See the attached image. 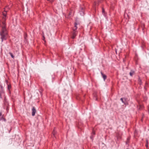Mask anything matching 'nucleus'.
<instances>
[{
  "label": "nucleus",
  "mask_w": 149,
  "mask_h": 149,
  "mask_svg": "<svg viewBox=\"0 0 149 149\" xmlns=\"http://www.w3.org/2000/svg\"><path fill=\"white\" fill-rule=\"evenodd\" d=\"M32 115L34 116L35 115V113L36 112V110L34 107H33L32 109Z\"/></svg>",
  "instance_id": "4"
},
{
  "label": "nucleus",
  "mask_w": 149,
  "mask_h": 149,
  "mask_svg": "<svg viewBox=\"0 0 149 149\" xmlns=\"http://www.w3.org/2000/svg\"><path fill=\"white\" fill-rule=\"evenodd\" d=\"M99 3V1H95V2H94V4L95 5H97V4H98Z\"/></svg>",
  "instance_id": "22"
},
{
  "label": "nucleus",
  "mask_w": 149,
  "mask_h": 149,
  "mask_svg": "<svg viewBox=\"0 0 149 149\" xmlns=\"http://www.w3.org/2000/svg\"><path fill=\"white\" fill-rule=\"evenodd\" d=\"M101 74L102 77L104 79V80L105 81V80L107 78V76L106 75L104 74L102 72H101Z\"/></svg>",
  "instance_id": "9"
},
{
  "label": "nucleus",
  "mask_w": 149,
  "mask_h": 149,
  "mask_svg": "<svg viewBox=\"0 0 149 149\" xmlns=\"http://www.w3.org/2000/svg\"><path fill=\"white\" fill-rule=\"evenodd\" d=\"M6 83H8V81H7V80H6Z\"/></svg>",
  "instance_id": "32"
},
{
  "label": "nucleus",
  "mask_w": 149,
  "mask_h": 149,
  "mask_svg": "<svg viewBox=\"0 0 149 149\" xmlns=\"http://www.w3.org/2000/svg\"><path fill=\"white\" fill-rule=\"evenodd\" d=\"M130 137H129L127 138V140L128 141H130Z\"/></svg>",
  "instance_id": "26"
},
{
  "label": "nucleus",
  "mask_w": 149,
  "mask_h": 149,
  "mask_svg": "<svg viewBox=\"0 0 149 149\" xmlns=\"http://www.w3.org/2000/svg\"><path fill=\"white\" fill-rule=\"evenodd\" d=\"M47 0L51 2H53L54 1V0Z\"/></svg>",
  "instance_id": "29"
},
{
  "label": "nucleus",
  "mask_w": 149,
  "mask_h": 149,
  "mask_svg": "<svg viewBox=\"0 0 149 149\" xmlns=\"http://www.w3.org/2000/svg\"><path fill=\"white\" fill-rule=\"evenodd\" d=\"M129 142V141H128L127 140L126 142V145H128V143Z\"/></svg>",
  "instance_id": "24"
},
{
  "label": "nucleus",
  "mask_w": 149,
  "mask_h": 149,
  "mask_svg": "<svg viewBox=\"0 0 149 149\" xmlns=\"http://www.w3.org/2000/svg\"><path fill=\"white\" fill-rule=\"evenodd\" d=\"M9 54L12 58H14V56L12 53L10 52Z\"/></svg>",
  "instance_id": "15"
},
{
  "label": "nucleus",
  "mask_w": 149,
  "mask_h": 149,
  "mask_svg": "<svg viewBox=\"0 0 149 149\" xmlns=\"http://www.w3.org/2000/svg\"><path fill=\"white\" fill-rule=\"evenodd\" d=\"M73 31L74 32L72 34V36L71 37V38L73 39L75 38L77 34V32L76 31Z\"/></svg>",
  "instance_id": "5"
},
{
  "label": "nucleus",
  "mask_w": 149,
  "mask_h": 149,
  "mask_svg": "<svg viewBox=\"0 0 149 149\" xmlns=\"http://www.w3.org/2000/svg\"><path fill=\"white\" fill-rule=\"evenodd\" d=\"M52 133H53L54 136H55V135L56 134V133H55V130H54H54H53V131Z\"/></svg>",
  "instance_id": "23"
},
{
  "label": "nucleus",
  "mask_w": 149,
  "mask_h": 149,
  "mask_svg": "<svg viewBox=\"0 0 149 149\" xmlns=\"http://www.w3.org/2000/svg\"><path fill=\"white\" fill-rule=\"evenodd\" d=\"M2 113L1 112H0V117L2 116Z\"/></svg>",
  "instance_id": "28"
},
{
  "label": "nucleus",
  "mask_w": 149,
  "mask_h": 149,
  "mask_svg": "<svg viewBox=\"0 0 149 149\" xmlns=\"http://www.w3.org/2000/svg\"><path fill=\"white\" fill-rule=\"evenodd\" d=\"M7 7H6L5 8H4V10L3 12V17H7V11L6 10V8Z\"/></svg>",
  "instance_id": "7"
},
{
  "label": "nucleus",
  "mask_w": 149,
  "mask_h": 149,
  "mask_svg": "<svg viewBox=\"0 0 149 149\" xmlns=\"http://www.w3.org/2000/svg\"><path fill=\"white\" fill-rule=\"evenodd\" d=\"M81 10H83V8L82 7H81Z\"/></svg>",
  "instance_id": "31"
},
{
  "label": "nucleus",
  "mask_w": 149,
  "mask_h": 149,
  "mask_svg": "<svg viewBox=\"0 0 149 149\" xmlns=\"http://www.w3.org/2000/svg\"><path fill=\"white\" fill-rule=\"evenodd\" d=\"M5 92L4 90L0 89V94H4Z\"/></svg>",
  "instance_id": "13"
},
{
  "label": "nucleus",
  "mask_w": 149,
  "mask_h": 149,
  "mask_svg": "<svg viewBox=\"0 0 149 149\" xmlns=\"http://www.w3.org/2000/svg\"><path fill=\"white\" fill-rule=\"evenodd\" d=\"M7 19V17H3L2 18V28H6V21Z\"/></svg>",
  "instance_id": "2"
},
{
  "label": "nucleus",
  "mask_w": 149,
  "mask_h": 149,
  "mask_svg": "<svg viewBox=\"0 0 149 149\" xmlns=\"http://www.w3.org/2000/svg\"><path fill=\"white\" fill-rule=\"evenodd\" d=\"M124 100H123V98H121L120 100L122 102L124 103L125 104H126V103L125 101H126L125 99H124Z\"/></svg>",
  "instance_id": "11"
},
{
  "label": "nucleus",
  "mask_w": 149,
  "mask_h": 149,
  "mask_svg": "<svg viewBox=\"0 0 149 149\" xmlns=\"http://www.w3.org/2000/svg\"><path fill=\"white\" fill-rule=\"evenodd\" d=\"M4 94H0V97L1 98H2V96L3 95H4Z\"/></svg>",
  "instance_id": "25"
},
{
  "label": "nucleus",
  "mask_w": 149,
  "mask_h": 149,
  "mask_svg": "<svg viewBox=\"0 0 149 149\" xmlns=\"http://www.w3.org/2000/svg\"><path fill=\"white\" fill-rule=\"evenodd\" d=\"M71 13H70L69 14V15H68V16H70V15H71Z\"/></svg>",
  "instance_id": "30"
},
{
  "label": "nucleus",
  "mask_w": 149,
  "mask_h": 149,
  "mask_svg": "<svg viewBox=\"0 0 149 149\" xmlns=\"http://www.w3.org/2000/svg\"><path fill=\"white\" fill-rule=\"evenodd\" d=\"M3 116L4 115H3L2 116L0 117V121L2 120L4 122H6V119Z\"/></svg>",
  "instance_id": "6"
},
{
  "label": "nucleus",
  "mask_w": 149,
  "mask_h": 149,
  "mask_svg": "<svg viewBox=\"0 0 149 149\" xmlns=\"http://www.w3.org/2000/svg\"><path fill=\"white\" fill-rule=\"evenodd\" d=\"M146 144L145 145V146L147 148H148V140L147 139H146Z\"/></svg>",
  "instance_id": "12"
},
{
  "label": "nucleus",
  "mask_w": 149,
  "mask_h": 149,
  "mask_svg": "<svg viewBox=\"0 0 149 149\" xmlns=\"http://www.w3.org/2000/svg\"><path fill=\"white\" fill-rule=\"evenodd\" d=\"M91 135H93L94 136L95 135V131H94V130H93V131H92V133Z\"/></svg>",
  "instance_id": "18"
},
{
  "label": "nucleus",
  "mask_w": 149,
  "mask_h": 149,
  "mask_svg": "<svg viewBox=\"0 0 149 149\" xmlns=\"http://www.w3.org/2000/svg\"><path fill=\"white\" fill-rule=\"evenodd\" d=\"M1 89L4 90L2 86L1 85L0 86Z\"/></svg>",
  "instance_id": "27"
},
{
  "label": "nucleus",
  "mask_w": 149,
  "mask_h": 149,
  "mask_svg": "<svg viewBox=\"0 0 149 149\" xmlns=\"http://www.w3.org/2000/svg\"><path fill=\"white\" fill-rule=\"evenodd\" d=\"M27 37V34L26 33H25L24 34V38L25 39H26V37Z\"/></svg>",
  "instance_id": "20"
},
{
  "label": "nucleus",
  "mask_w": 149,
  "mask_h": 149,
  "mask_svg": "<svg viewBox=\"0 0 149 149\" xmlns=\"http://www.w3.org/2000/svg\"><path fill=\"white\" fill-rule=\"evenodd\" d=\"M74 26L73 28V31H76V30L77 29V24L76 22H75L74 24Z\"/></svg>",
  "instance_id": "8"
},
{
  "label": "nucleus",
  "mask_w": 149,
  "mask_h": 149,
  "mask_svg": "<svg viewBox=\"0 0 149 149\" xmlns=\"http://www.w3.org/2000/svg\"><path fill=\"white\" fill-rule=\"evenodd\" d=\"M7 85H8V90L10 91V89L11 88V85L10 84H7Z\"/></svg>",
  "instance_id": "14"
},
{
  "label": "nucleus",
  "mask_w": 149,
  "mask_h": 149,
  "mask_svg": "<svg viewBox=\"0 0 149 149\" xmlns=\"http://www.w3.org/2000/svg\"><path fill=\"white\" fill-rule=\"evenodd\" d=\"M7 35V33L6 28H2V31L0 32L2 42H3L4 40H6L7 38L6 36Z\"/></svg>",
  "instance_id": "1"
},
{
  "label": "nucleus",
  "mask_w": 149,
  "mask_h": 149,
  "mask_svg": "<svg viewBox=\"0 0 149 149\" xmlns=\"http://www.w3.org/2000/svg\"><path fill=\"white\" fill-rule=\"evenodd\" d=\"M122 134L119 132L117 133L116 136L117 138V141H119L121 139Z\"/></svg>",
  "instance_id": "3"
},
{
  "label": "nucleus",
  "mask_w": 149,
  "mask_h": 149,
  "mask_svg": "<svg viewBox=\"0 0 149 149\" xmlns=\"http://www.w3.org/2000/svg\"><path fill=\"white\" fill-rule=\"evenodd\" d=\"M138 81L139 82V84L140 85H141V83H142L141 81V79L139 78L138 79Z\"/></svg>",
  "instance_id": "17"
},
{
  "label": "nucleus",
  "mask_w": 149,
  "mask_h": 149,
  "mask_svg": "<svg viewBox=\"0 0 149 149\" xmlns=\"http://www.w3.org/2000/svg\"><path fill=\"white\" fill-rule=\"evenodd\" d=\"M94 136L93 135H91L90 136V138L91 139H92V140H93V138L94 137Z\"/></svg>",
  "instance_id": "21"
},
{
  "label": "nucleus",
  "mask_w": 149,
  "mask_h": 149,
  "mask_svg": "<svg viewBox=\"0 0 149 149\" xmlns=\"http://www.w3.org/2000/svg\"><path fill=\"white\" fill-rule=\"evenodd\" d=\"M39 92L40 93V94L41 96L42 95V88H40L39 90Z\"/></svg>",
  "instance_id": "16"
},
{
  "label": "nucleus",
  "mask_w": 149,
  "mask_h": 149,
  "mask_svg": "<svg viewBox=\"0 0 149 149\" xmlns=\"http://www.w3.org/2000/svg\"><path fill=\"white\" fill-rule=\"evenodd\" d=\"M102 14L104 15L105 13V10L103 8H102Z\"/></svg>",
  "instance_id": "19"
},
{
  "label": "nucleus",
  "mask_w": 149,
  "mask_h": 149,
  "mask_svg": "<svg viewBox=\"0 0 149 149\" xmlns=\"http://www.w3.org/2000/svg\"><path fill=\"white\" fill-rule=\"evenodd\" d=\"M135 73V72L133 70H131L130 71V72L129 74L132 77Z\"/></svg>",
  "instance_id": "10"
}]
</instances>
